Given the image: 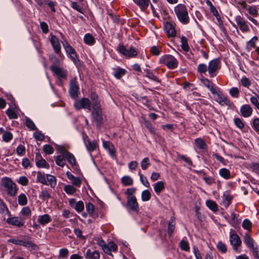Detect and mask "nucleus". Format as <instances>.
I'll return each instance as SVG.
<instances>
[{
	"instance_id": "nucleus-25",
	"label": "nucleus",
	"mask_w": 259,
	"mask_h": 259,
	"mask_svg": "<svg viewBox=\"0 0 259 259\" xmlns=\"http://www.w3.org/2000/svg\"><path fill=\"white\" fill-rule=\"evenodd\" d=\"M243 241L249 249L254 247V241L247 233H245L244 236Z\"/></svg>"
},
{
	"instance_id": "nucleus-36",
	"label": "nucleus",
	"mask_w": 259,
	"mask_h": 259,
	"mask_svg": "<svg viewBox=\"0 0 259 259\" xmlns=\"http://www.w3.org/2000/svg\"><path fill=\"white\" fill-rule=\"evenodd\" d=\"M196 146L199 149L203 150L205 149L207 147V145L203 139L201 138H197L194 141Z\"/></svg>"
},
{
	"instance_id": "nucleus-17",
	"label": "nucleus",
	"mask_w": 259,
	"mask_h": 259,
	"mask_svg": "<svg viewBox=\"0 0 259 259\" xmlns=\"http://www.w3.org/2000/svg\"><path fill=\"white\" fill-rule=\"evenodd\" d=\"M83 140L88 151L91 153L95 150L97 147V143L94 141H91L87 135H83Z\"/></svg>"
},
{
	"instance_id": "nucleus-30",
	"label": "nucleus",
	"mask_w": 259,
	"mask_h": 259,
	"mask_svg": "<svg viewBox=\"0 0 259 259\" xmlns=\"http://www.w3.org/2000/svg\"><path fill=\"white\" fill-rule=\"evenodd\" d=\"M258 40V37L256 36H253L251 39H250L246 44V49L248 51H250L252 48L255 49L257 47H256V43Z\"/></svg>"
},
{
	"instance_id": "nucleus-47",
	"label": "nucleus",
	"mask_w": 259,
	"mask_h": 259,
	"mask_svg": "<svg viewBox=\"0 0 259 259\" xmlns=\"http://www.w3.org/2000/svg\"><path fill=\"white\" fill-rule=\"evenodd\" d=\"M25 124L26 126L31 131H35L37 130V128L35 126L34 122L29 118L27 117L25 119Z\"/></svg>"
},
{
	"instance_id": "nucleus-21",
	"label": "nucleus",
	"mask_w": 259,
	"mask_h": 259,
	"mask_svg": "<svg viewBox=\"0 0 259 259\" xmlns=\"http://www.w3.org/2000/svg\"><path fill=\"white\" fill-rule=\"evenodd\" d=\"M240 111L244 117H248L252 114V109L249 105L245 104L241 107Z\"/></svg>"
},
{
	"instance_id": "nucleus-13",
	"label": "nucleus",
	"mask_w": 259,
	"mask_h": 259,
	"mask_svg": "<svg viewBox=\"0 0 259 259\" xmlns=\"http://www.w3.org/2000/svg\"><path fill=\"white\" fill-rule=\"evenodd\" d=\"M79 87L76 77L71 79L70 81L69 94L72 98H76L79 93Z\"/></svg>"
},
{
	"instance_id": "nucleus-60",
	"label": "nucleus",
	"mask_w": 259,
	"mask_h": 259,
	"mask_svg": "<svg viewBox=\"0 0 259 259\" xmlns=\"http://www.w3.org/2000/svg\"><path fill=\"white\" fill-rule=\"evenodd\" d=\"M180 246L182 250L184 251H189L190 247L187 241L182 240L180 243Z\"/></svg>"
},
{
	"instance_id": "nucleus-61",
	"label": "nucleus",
	"mask_w": 259,
	"mask_h": 259,
	"mask_svg": "<svg viewBox=\"0 0 259 259\" xmlns=\"http://www.w3.org/2000/svg\"><path fill=\"white\" fill-rule=\"evenodd\" d=\"M251 125L255 132L259 133V118H255L253 119Z\"/></svg>"
},
{
	"instance_id": "nucleus-28",
	"label": "nucleus",
	"mask_w": 259,
	"mask_h": 259,
	"mask_svg": "<svg viewBox=\"0 0 259 259\" xmlns=\"http://www.w3.org/2000/svg\"><path fill=\"white\" fill-rule=\"evenodd\" d=\"M0 213L3 214H7L11 216V212L9 210L6 204L0 198Z\"/></svg>"
},
{
	"instance_id": "nucleus-44",
	"label": "nucleus",
	"mask_w": 259,
	"mask_h": 259,
	"mask_svg": "<svg viewBox=\"0 0 259 259\" xmlns=\"http://www.w3.org/2000/svg\"><path fill=\"white\" fill-rule=\"evenodd\" d=\"M175 229V219L174 218H171L170 219V220L169 221L168 231H167V233L169 236H171L172 235Z\"/></svg>"
},
{
	"instance_id": "nucleus-50",
	"label": "nucleus",
	"mask_w": 259,
	"mask_h": 259,
	"mask_svg": "<svg viewBox=\"0 0 259 259\" xmlns=\"http://www.w3.org/2000/svg\"><path fill=\"white\" fill-rule=\"evenodd\" d=\"M69 254V250L66 248H63L60 249L58 258H66Z\"/></svg>"
},
{
	"instance_id": "nucleus-7",
	"label": "nucleus",
	"mask_w": 259,
	"mask_h": 259,
	"mask_svg": "<svg viewBox=\"0 0 259 259\" xmlns=\"http://www.w3.org/2000/svg\"><path fill=\"white\" fill-rule=\"evenodd\" d=\"M62 44L66 53L68 54L70 59L74 64H77L79 61L75 50L66 40H64L62 42Z\"/></svg>"
},
{
	"instance_id": "nucleus-49",
	"label": "nucleus",
	"mask_w": 259,
	"mask_h": 259,
	"mask_svg": "<svg viewBox=\"0 0 259 259\" xmlns=\"http://www.w3.org/2000/svg\"><path fill=\"white\" fill-rule=\"evenodd\" d=\"M64 191L68 195H73L76 191V189L72 185H68L64 186Z\"/></svg>"
},
{
	"instance_id": "nucleus-35",
	"label": "nucleus",
	"mask_w": 259,
	"mask_h": 259,
	"mask_svg": "<svg viewBox=\"0 0 259 259\" xmlns=\"http://www.w3.org/2000/svg\"><path fill=\"white\" fill-rule=\"evenodd\" d=\"M65 158L68 162L72 166L76 165V159L74 156L69 152H64Z\"/></svg>"
},
{
	"instance_id": "nucleus-55",
	"label": "nucleus",
	"mask_w": 259,
	"mask_h": 259,
	"mask_svg": "<svg viewBox=\"0 0 259 259\" xmlns=\"http://www.w3.org/2000/svg\"><path fill=\"white\" fill-rule=\"evenodd\" d=\"M248 11L249 14L251 15L253 17H257L258 16V11L255 6H249Z\"/></svg>"
},
{
	"instance_id": "nucleus-39",
	"label": "nucleus",
	"mask_w": 259,
	"mask_h": 259,
	"mask_svg": "<svg viewBox=\"0 0 259 259\" xmlns=\"http://www.w3.org/2000/svg\"><path fill=\"white\" fill-rule=\"evenodd\" d=\"M220 175L226 180L231 178V173L229 169L226 168H222L219 170Z\"/></svg>"
},
{
	"instance_id": "nucleus-27",
	"label": "nucleus",
	"mask_w": 259,
	"mask_h": 259,
	"mask_svg": "<svg viewBox=\"0 0 259 259\" xmlns=\"http://www.w3.org/2000/svg\"><path fill=\"white\" fill-rule=\"evenodd\" d=\"M232 199V197L228 192H226L224 193L222 197V204L225 208H227L230 205Z\"/></svg>"
},
{
	"instance_id": "nucleus-11",
	"label": "nucleus",
	"mask_w": 259,
	"mask_h": 259,
	"mask_svg": "<svg viewBox=\"0 0 259 259\" xmlns=\"http://www.w3.org/2000/svg\"><path fill=\"white\" fill-rule=\"evenodd\" d=\"M214 93H212L213 95L217 96L216 101L218 102L221 105H231V101L228 98L225 96L222 92L218 90H215Z\"/></svg>"
},
{
	"instance_id": "nucleus-20",
	"label": "nucleus",
	"mask_w": 259,
	"mask_h": 259,
	"mask_svg": "<svg viewBox=\"0 0 259 259\" xmlns=\"http://www.w3.org/2000/svg\"><path fill=\"white\" fill-rule=\"evenodd\" d=\"M117 249V245L112 241L107 243L102 249L103 251L108 255H112V252H115Z\"/></svg>"
},
{
	"instance_id": "nucleus-32",
	"label": "nucleus",
	"mask_w": 259,
	"mask_h": 259,
	"mask_svg": "<svg viewBox=\"0 0 259 259\" xmlns=\"http://www.w3.org/2000/svg\"><path fill=\"white\" fill-rule=\"evenodd\" d=\"M142 10H146L149 6L150 0H133Z\"/></svg>"
},
{
	"instance_id": "nucleus-53",
	"label": "nucleus",
	"mask_w": 259,
	"mask_h": 259,
	"mask_svg": "<svg viewBox=\"0 0 259 259\" xmlns=\"http://www.w3.org/2000/svg\"><path fill=\"white\" fill-rule=\"evenodd\" d=\"M13 134L10 132H5L3 134V140L5 142H9L13 139Z\"/></svg>"
},
{
	"instance_id": "nucleus-5",
	"label": "nucleus",
	"mask_w": 259,
	"mask_h": 259,
	"mask_svg": "<svg viewBox=\"0 0 259 259\" xmlns=\"http://www.w3.org/2000/svg\"><path fill=\"white\" fill-rule=\"evenodd\" d=\"M229 241L232 246L233 249L238 253L240 252L241 250L239 248L241 245L242 241L239 236L236 233L233 232L232 229L230 232Z\"/></svg>"
},
{
	"instance_id": "nucleus-51",
	"label": "nucleus",
	"mask_w": 259,
	"mask_h": 259,
	"mask_svg": "<svg viewBox=\"0 0 259 259\" xmlns=\"http://www.w3.org/2000/svg\"><path fill=\"white\" fill-rule=\"evenodd\" d=\"M151 193L148 190H145L142 192L141 199L143 201H147L150 199Z\"/></svg>"
},
{
	"instance_id": "nucleus-19",
	"label": "nucleus",
	"mask_w": 259,
	"mask_h": 259,
	"mask_svg": "<svg viewBox=\"0 0 259 259\" xmlns=\"http://www.w3.org/2000/svg\"><path fill=\"white\" fill-rule=\"evenodd\" d=\"M201 82L207 88L211 93H214L215 90H218V88L214 85L212 82H211L208 78L202 76L200 78Z\"/></svg>"
},
{
	"instance_id": "nucleus-45",
	"label": "nucleus",
	"mask_w": 259,
	"mask_h": 259,
	"mask_svg": "<svg viewBox=\"0 0 259 259\" xmlns=\"http://www.w3.org/2000/svg\"><path fill=\"white\" fill-rule=\"evenodd\" d=\"M39 197L44 201H48L51 198V194L47 189H45L41 191Z\"/></svg>"
},
{
	"instance_id": "nucleus-40",
	"label": "nucleus",
	"mask_w": 259,
	"mask_h": 259,
	"mask_svg": "<svg viewBox=\"0 0 259 259\" xmlns=\"http://www.w3.org/2000/svg\"><path fill=\"white\" fill-rule=\"evenodd\" d=\"M20 214L24 217L23 219L24 220L29 218L31 216V211L29 207H24L21 209Z\"/></svg>"
},
{
	"instance_id": "nucleus-59",
	"label": "nucleus",
	"mask_w": 259,
	"mask_h": 259,
	"mask_svg": "<svg viewBox=\"0 0 259 259\" xmlns=\"http://www.w3.org/2000/svg\"><path fill=\"white\" fill-rule=\"evenodd\" d=\"M229 93L232 97L237 98L239 97V90L236 87H233L230 89Z\"/></svg>"
},
{
	"instance_id": "nucleus-1",
	"label": "nucleus",
	"mask_w": 259,
	"mask_h": 259,
	"mask_svg": "<svg viewBox=\"0 0 259 259\" xmlns=\"http://www.w3.org/2000/svg\"><path fill=\"white\" fill-rule=\"evenodd\" d=\"M90 98L92 101L87 98H82L80 100L75 102L74 106L77 110L81 109H86L91 111L92 108L93 111L92 114L93 118L98 124L101 122L102 120V109L98 96L95 93H92L90 95Z\"/></svg>"
},
{
	"instance_id": "nucleus-8",
	"label": "nucleus",
	"mask_w": 259,
	"mask_h": 259,
	"mask_svg": "<svg viewBox=\"0 0 259 259\" xmlns=\"http://www.w3.org/2000/svg\"><path fill=\"white\" fill-rule=\"evenodd\" d=\"M8 242L21 245L27 249H35L37 247V246L34 243L29 240H23L18 238H11L8 240Z\"/></svg>"
},
{
	"instance_id": "nucleus-3",
	"label": "nucleus",
	"mask_w": 259,
	"mask_h": 259,
	"mask_svg": "<svg viewBox=\"0 0 259 259\" xmlns=\"http://www.w3.org/2000/svg\"><path fill=\"white\" fill-rule=\"evenodd\" d=\"M1 187L4 188L8 195L12 197L16 195L18 191L16 184L8 177L2 179Z\"/></svg>"
},
{
	"instance_id": "nucleus-43",
	"label": "nucleus",
	"mask_w": 259,
	"mask_h": 259,
	"mask_svg": "<svg viewBox=\"0 0 259 259\" xmlns=\"http://www.w3.org/2000/svg\"><path fill=\"white\" fill-rule=\"evenodd\" d=\"M125 70L120 68H117L114 70L113 74L117 79H120L125 73Z\"/></svg>"
},
{
	"instance_id": "nucleus-56",
	"label": "nucleus",
	"mask_w": 259,
	"mask_h": 259,
	"mask_svg": "<svg viewBox=\"0 0 259 259\" xmlns=\"http://www.w3.org/2000/svg\"><path fill=\"white\" fill-rule=\"evenodd\" d=\"M208 70V66L203 63L200 64L197 66V71L201 74H205Z\"/></svg>"
},
{
	"instance_id": "nucleus-64",
	"label": "nucleus",
	"mask_w": 259,
	"mask_h": 259,
	"mask_svg": "<svg viewBox=\"0 0 259 259\" xmlns=\"http://www.w3.org/2000/svg\"><path fill=\"white\" fill-rule=\"evenodd\" d=\"M150 164L149 159L148 157L144 158L141 161V166L143 170L147 168L148 166Z\"/></svg>"
},
{
	"instance_id": "nucleus-4",
	"label": "nucleus",
	"mask_w": 259,
	"mask_h": 259,
	"mask_svg": "<svg viewBox=\"0 0 259 259\" xmlns=\"http://www.w3.org/2000/svg\"><path fill=\"white\" fill-rule=\"evenodd\" d=\"M159 62L166 66L169 69L177 68L179 64L177 59L171 55L162 56L159 59Z\"/></svg>"
},
{
	"instance_id": "nucleus-54",
	"label": "nucleus",
	"mask_w": 259,
	"mask_h": 259,
	"mask_svg": "<svg viewBox=\"0 0 259 259\" xmlns=\"http://www.w3.org/2000/svg\"><path fill=\"white\" fill-rule=\"evenodd\" d=\"M234 122L235 125L238 128L243 131V129L244 128L245 124L241 119H240L239 118H235L234 119Z\"/></svg>"
},
{
	"instance_id": "nucleus-6",
	"label": "nucleus",
	"mask_w": 259,
	"mask_h": 259,
	"mask_svg": "<svg viewBox=\"0 0 259 259\" xmlns=\"http://www.w3.org/2000/svg\"><path fill=\"white\" fill-rule=\"evenodd\" d=\"M117 51L119 53L127 58L135 57L138 54V50L136 48L133 47L126 48L123 45L119 46Z\"/></svg>"
},
{
	"instance_id": "nucleus-34",
	"label": "nucleus",
	"mask_w": 259,
	"mask_h": 259,
	"mask_svg": "<svg viewBox=\"0 0 259 259\" xmlns=\"http://www.w3.org/2000/svg\"><path fill=\"white\" fill-rule=\"evenodd\" d=\"M181 47L185 52H188L190 50V47L188 42V38L184 36L181 37Z\"/></svg>"
},
{
	"instance_id": "nucleus-12",
	"label": "nucleus",
	"mask_w": 259,
	"mask_h": 259,
	"mask_svg": "<svg viewBox=\"0 0 259 259\" xmlns=\"http://www.w3.org/2000/svg\"><path fill=\"white\" fill-rule=\"evenodd\" d=\"M6 220L8 224L18 228L22 227L24 225L25 221L23 219L18 217H12L11 215Z\"/></svg>"
},
{
	"instance_id": "nucleus-58",
	"label": "nucleus",
	"mask_w": 259,
	"mask_h": 259,
	"mask_svg": "<svg viewBox=\"0 0 259 259\" xmlns=\"http://www.w3.org/2000/svg\"><path fill=\"white\" fill-rule=\"evenodd\" d=\"M6 114L10 119H16L18 117L15 111L11 108H9L7 110Z\"/></svg>"
},
{
	"instance_id": "nucleus-22",
	"label": "nucleus",
	"mask_w": 259,
	"mask_h": 259,
	"mask_svg": "<svg viewBox=\"0 0 259 259\" xmlns=\"http://www.w3.org/2000/svg\"><path fill=\"white\" fill-rule=\"evenodd\" d=\"M165 30L168 37H175L176 35V31L175 27L170 22H167L164 25Z\"/></svg>"
},
{
	"instance_id": "nucleus-26",
	"label": "nucleus",
	"mask_w": 259,
	"mask_h": 259,
	"mask_svg": "<svg viewBox=\"0 0 259 259\" xmlns=\"http://www.w3.org/2000/svg\"><path fill=\"white\" fill-rule=\"evenodd\" d=\"M51 221V217L48 214L39 215L37 219V222L42 226L50 223Z\"/></svg>"
},
{
	"instance_id": "nucleus-29",
	"label": "nucleus",
	"mask_w": 259,
	"mask_h": 259,
	"mask_svg": "<svg viewBox=\"0 0 259 259\" xmlns=\"http://www.w3.org/2000/svg\"><path fill=\"white\" fill-rule=\"evenodd\" d=\"M36 182L44 185H48L45 174L39 171L37 172Z\"/></svg>"
},
{
	"instance_id": "nucleus-31",
	"label": "nucleus",
	"mask_w": 259,
	"mask_h": 259,
	"mask_svg": "<svg viewBox=\"0 0 259 259\" xmlns=\"http://www.w3.org/2000/svg\"><path fill=\"white\" fill-rule=\"evenodd\" d=\"M153 188L155 192L157 194H159L164 189V183L162 181H158L153 184Z\"/></svg>"
},
{
	"instance_id": "nucleus-18",
	"label": "nucleus",
	"mask_w": 259,
	"mask_h": 259,
	"mask_svg": "<svg viewBox=\"0 0 259 259\" xmlns=\"http://www.w3.org/2000/svg\"><path fill=\"white\" fill-rule=\"evenodd\" d=\"M35 164L38 168H49L50 165L39 153H36L35 157Z\"/></svg>"
},
{
	"instance_id": "nucleus-46",
	"label": "nucleus",
	"mask_w": 259,
	"mask_h": 259,
	"mask_svg": "<svg viewBox=\"0 0 259 259\" xmlns=\"http://www.w3.org/2000/svg\"><path fill=\"white\" fill-rule=\"evenodd\" d=\"M18 202L20 205H25L27 203V198L24 193L20 194L18 197Z\"/></svg>"
},
{
	"instance_id": "nucleus-42",
	"label": "nucleus",
	"mask_w": 259,
	"mask_h": 259,
	"mask_svg": "<svg viewBox=\"0 0 259 259\" xmlns=\"http://www.w3.org/2000/svg\"><path fill=\"white\" fill-rule=\"evenodd\" d=\"M206 5L209 7L210 11L213 14V15L215 16L217 19L220 18V15L219 14V13L218 11L217 10L216 8L214 7V6L212 5V3L209 1L207 0L206 2Z\"/></svg>"
},
{
	"instance_id": "nucleus-14",
	"label": "nucleus",
	"mask_w": 259,
	"mask_h": 259,
	"mask_svg": "<svg viewBox=\"0 0 259 259\" xmlns=\"http://www.w3.org/2000/svg\"><path fill=\"white\" fill-rule=\"evenodd\" d=\"M126 207L128 210L138 213L139 206L136 197H129L127 199Z\"/></svg>"
},
{
	"instance_id": "nucleus-62",
	"label": "nucleus",
	"mask_w": 259,
	"mask_h": 259,
	"mask_svg": "<svg viewBox=\"0 0 259 259\" xmlns=\"http://www.w3.org/2000/svg\"><path fill=\"white\" fill-rule=\"evenodd\" d=\"M217 249L222 253H225L227 251L226 245L222 241H219L217 245Z\"/></svg>"
},
{
	"instance_id": "nucleus-16",
	"label": "nucleus",
	"mask_w": 259,
	"mask_h": 259,
	"mask_svg": "<svg viewBox=\"0 0 259 259\" xmlns=\"http://www.w3.org/2000/svg\"><path fill=\"white\" fill-rule=\"evenodd\" d=\"M50 42L55 53L58 54L59 56H61V47L59 39L55 35H51Z\"/></svg>"
},
{
	"instance_id": "nucleus-41",
	"label": "nucleus",
	"mask_w": 259,
	"mask_h": 259,
	"mask_svg": "<svg viewBox=\"0 0 259 259\" xmlns=\"http://www.w3.org/2000/svg\"><path fill=\"white\" fill-rule=\"evenodd\" d=\"M46 178L47 179V182H49L51 188H54L57 185V180L56 178L51 175L47 174Z\"/></svg>"
},
{
	"instance_id": "nucleus-63",
	"label": "nucleus",
	"mask_w": 259,
	"mask_h": 259,
	"mask_svg": "<svg viewBox=\"0 0 259 259\" xmlns=\"http://www.w3.org/2000/svg\"><path fill=\"white\" fill-rule=\"evenodd\" d=\"M43 150L47 154H51L54 151L53 147L49 144L45 145L43 146Z\"/></svg>"
},
{
	"instance_id": "nucleus-2",
	"label": "nucleus",
	"mask_w": 259,
	"mask_h": 259,
	"mask_svg": "<svg viewBox=\"0 0 259 259\" xmlns=\"http://www.w3.org/2000/svg\"><path fill=\"white\" fill-rule=\"evenodd\" d=\"M174 12L179 20L183 24L189 23L190 18L187 7L182 4H179L174 7Z\"/></svg>"
},
{
	"instance_id": "nucleus-23",
	"label": "nucleus",
	"mask_w": 259,
	"mask_h": 259,
	"mask_svg": "<svg viewBox=\"0 0 259 259\" xmlns=\"http://www.w3.org/2000/svg\"><path fill=\"white\" fill-rule=\"evenodd\" d=\"M84 256L87 259H100V254L98 251L88 249L84 253Z\"/></svg>"
},
{
	"instance_id": "nucleus-57",
	"label": "nucleus",
	"mask_w": 259,
	"mask_h": 259,
	"mask_svg": "<svg viewBox=\"0 0 259 259\" xmlns=\"http://www.w3.org/2000/svg\"><path fill=\"white\" fill-rule=\"evenodd\" d=\"M84 203L82 201H78L74 206V209L78 212H81L84 209Z\"/></svg>"
},
{
	"instance_id": "nucleus-37",
	"label": "nucleus",
	"mask_w": 259,
	"mask_h": 259,
	"mask_svg": "<svg viewBox=\"0 0 259 259\" xmlns=\"http://www.w3.org/2000/svg\"><path fill=\"white\" fill-rule=\"evenodd\" d=\"M206 205L213 212H217L218 210V205L216 202L213 200H206Z\"/></svg>"
},
{
	"instance_id": "nucleus-38",
	"label": "nucleus",
	"mask_w": 259,
	"mask_h": 259,
	"mask_svg": "<svg viewBox=\"0 0 259 259\" xmlns=\"http://www.w3.org/2000/svg\"><path fill=\"white\" fill-rule=\"evenodd\" d=\"M65 156L64 155H60L55 157V160L57 165L64 167L65 165Z\"/></svg>"
},
{
	"instance_id": "nucleus-48",
	"label": "nucleus",
	"mask_w": 259,
	"mask_h": 259,
	"mask_svg": "<svg viewBox=\"0 0 259 259\" xmlns=\"http://www.w3.org/2000/svg\"><path fill=\"white\" fill-rule=\"evenodd\" d=\"M121 181L123 186H131L133 184V180L130 176L123 177Z\"/></svg>"
},
{
	"instance_id": "nucleus-24",
	"label": "nucleus",
	"mask_w": 259,
	"mask_h": 259,
	"mask_svg": "<svg viewBox=\"0 0 259 259\" xmlns=\"http://www.w3.org/2000/svg\"><path fill=\"white\" fill-rule=\"evenodd\" d=\"M66 174V176H67V178L69 180H70V181H71V183L73 185H74L77 187H80V185L81 184V181L79 178L74 177L69 171H67Z\"/></svg>"
},
{
	"instance_id": "nucleus-10",
	"label": "nucleus",
	"mask_w": 259,
	"mask_h": 259,
	"mask_svg": "<svg viewBox=\"0 0 259 259\" xmlns=\"http://www.w3.org/2000/svg\"><path fill=\"white\" fill-rule=\"evenodd\" d=\"M51 70L60 80L67 79V71L66 70L56 65H52Z\"/></svg>"
},
{
	"instance_id": "nucleus-33",
	"label": "nucleus",
	"mask_w": 259,
	"mask_h": 259,
	"mask_svg": "<svg viewBox=\"0 0 259 259\" xmlns=\"http://www.w3.org/2000/svg\"><path fill=\"white\" fill-rule=\"evenodd\" d=\"M84 42L89 45L92 46L95 42V39L94 36L90 33H87L83 37Z\"/></svg>"
},
{
	"instance_id": "nucleus-9",
	"label": "nucleus",
	"mask_w": 259,
	"mask_h": 259,
	"mask_svg": "<svg viewBox=\"0 0 259 259\" xmlns=\"http://www.w3.org/2000/svg\"><path fill=\"white\" fill-rule=\"evenodd\" d=\"M220 68V61L218 59H213L209 62L208 71L209 76L213 77L217 75V72Z\"/></svg>"
},
{
	"instance_id": "nucleus-52",
	"label": "nucleus",
	"mask_w": 259,
	"mask_h": 259,
	"mask_svg": "<svg viewBox=\"0 0 259 259\" xmlns=\"http://www.w3.org/2000/svg\"><path fill=\"white\" fill-rule=\"evenodd\" d=\"M242 227L243 229L250 232L252 228V223L248 219H245L242 223Z\"/></svg>"
},
{
	"instance_id": "nucleus-15",
	"label": "nucleus",
	"mask_w": 259,
	"mask_h": 259,
	"mask_svg": "<svg viewBox=\"0 0 259 259\" xmlns=\"http://www.w3.org/2000/svg\"><path fill=\"white\" fill-rule=\"evenodd\" d=\"M236 21L241 31L246 32L249 30L248 23L244 18L238 16L236 18Z\"/></svg>"
}]
</instances>
